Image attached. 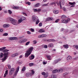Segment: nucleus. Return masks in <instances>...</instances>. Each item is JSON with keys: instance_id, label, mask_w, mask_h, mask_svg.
I'll return each instance as SVG.
<instances>
[{"instance_id": "obj_1", "label": "nucleus", "mask_w": 78, "mask_h": 78, "mask_svg": "<svg viewBox=\"0 0 78 78\" xmlns=\"http://www.w3.org/2000/svg\"><path fill=\"white\" fill-rule=\"evenodd\" d=\"M9 51V50H7V49H5L3 51V52L4 53V58L2 59V62H4V61H5L8 58V55H9V53L8 52Z\"/></svg>"}, {"instance_id": "obj_2", "label": "nucleus", "mask_w": 78, "mask_h": 78, "mask_svg": "<svg viewBox=\"0 0 78 78\" xmlns=\"http://www.w3.org/2000/svg\"><path fill=\"white\" fill-rule=\"evenodd\" d=\"M33 50V47H30V48H29L28 50L27 51L26 53L25 54V57H26V58L28 57L31 53V52H32Z\"/></svg>"}, {"instance_id": "obj_3", "label": "nucleus", "mask_w": 78, "mask_h": 78, "mask_svg": "<svg viewBox=\"0 0 78 78\" xmlns=\"http://www.w3.org/2000/svg\"><path fill=\"white\" fill-rule=\"evenodd\" d=\"M31 73H27L26 74V76H31L33 75H34V71L33 70H31Z\"/></svg>"}, {"instance_id": "obj_4", "label": "nucleus", "mask_w": 78, "mask_h": 78, "mask_svg": "<svg viewBox=\"0 0 78 78\" xmlns=\"http://www.w3.org/2000/svg\"><path fill=\"white\" fill-rule=\"evenodd\" d=\"M70 20V19L69 18H68L67 19V20H65V19H63L62 20V22L63 23H67L68 22H69Z\"/></svg>"}, {"instance_id": "obj_5", "label": "nucleus", "mask_w": 78, "mask_h": 78, "mask_svg": "<svg viewBox=\"0 0 78 78\" xmlns=\"http://www.w3.org/2000/svg\"><path fill=\"white\" fill-rule=\"evenodd\" d=\"M14 68H12L11 69H10L9 75H12L13 74V73H14Z\"/></svg>"}, {"instance_id": "obj_6", "label": "nucleus", "mask_w": 78, "mask_h": 78, "mask_svg": "<svg viewBox=\"0 0 78 78\" xmlns=\"http://www.w3.org/2000/svg\"><path fill=\"white\" fill-rule=\"evenodd\" d=\"M19 69H20V67L19 66H18L16 68V72L14 75V76H17V73H18V72H19Z\"/></svg>"}, {"instance_id": "obj_7", "label": "nucleus", "mask_w": 78, "mask_h": 78, "mask_svg": "<svg viewBox=\"0 0 78 78\" xmlns=\"http://www.w3.org/2000/svg\"><path fill=\"white\" fill-rule=\"evenodd\" d=\"M64 1L62 0V1H60L59 2V5L60 7V8H62V6H61L62 5H64Z\"/></svg>"}, {"instance_id": "obj_8", "label": "nucleus", "mask_w": 78, "mask_h": 78, "mask_svg": "<svg viewBox=\"0 0 78 78\" xmlns=\"http://www.w3.org/2000/svg\"><path fill=\"white\" fill-rule=\"evenodd\" d=\"M32 18V20L34 22H36L38 20V19L35 16H33Z\"/></svg>"}, {"instance_id": "obj_9", "label": "nucleus", "mask_w": 78, "mask_h": 78, "mask_svg": "<svg viewBox=\"0 0 78 78\" xmlns=\"http://www.w3.org/2000/svg\"><path fill=\"white\" fill-rule=\"evenodd\" d=\"M10 21H11V23L12 24H14V23H13V22H16V20L14 19L11 18H9Z\"/></svg>"}, {"instance_id": "obj_10", "label": "nucleus", "mask_w": 78, "mask_h": 78, "mask_svg": "<svg viewBox=\"0 0 78 78\" xmlns=\"http://www.w3.org/2000/svg\"><path fill=\"white\" fill-rule=\"evenodd\" d=\"M61 60H62V59L61 58H59L58 59L55 60H54V64H55L58 63V62H59V61H61Z\"/></svg>"}, {"instance_id": "obj_11", "label": "nucleus", "mask_w": 78, "mask_h": 78, "mask_svg": "<svg viewBox=\"0 0 78 78\" xmlns=\"http://www.w3.org/2000/svg\"><path fill=\"white\" fill-rule=\"evenodd\" d=\"M54 19L52 17H48L45 20V21H50V20H54Z\"/></svg>"}, {"instance_id": "obj_12", "label": "nucleus", "mask_w": 78, "mask_h": 78, "mask_svg": "<svg viewBox=\"0 0 78 78\" xmlns=\"http://www.w3.org/2000/svg\"><path fill=\"white\" fill-rule=\"evenodd\" d=\"M19 55V53H16L15 54H13L11 55V57L12 58H14V57H16V56H17Z\"/></svg>"}, {"instance_id": "obj_13", "label": "nucleus", "mask_w": 78, "mask_h": 78, "mask_svg": "<svg viewBox=\"0 0 78 78\" xmlns=\"http://www.w3.org/2000/svg\"><path fill=\"white\" fill-rule=\"evenodd\" d=\"M9 40H17V38L16 37H11L9 38Z\"/></svg>"}, {"instance_id": "obj_14", "label": "nucleus", "mask_w": 78, "mask_h": 78, "mask_svg": "<svg viewBox=\"0 0 78 78\" xmlns=\"http://www.w3.org/2000/svg\"><path fill=\"white\" fill-rule=\"evenodd\" d=\"M9 27V25L8 24H4L3 26V28H8Z\"/></svg>"}, {"instance_id": "obj_15", "label": "nucleus", "mask_w": 78, "mask_h": 78, "mask_svg": "<svg viewBox=\"0 0 78 78\" xmlns=\"http://www.w3.org/2000/svg\"><path fill=\"white\" fill-rule=\"evenodd\" d=\"M42 75H44V78H47V76H48V74H46L45 73V72H44L43 73H42Z\"/></svg>"}, {"instance_id": "obj_16", "label": "nucleus", "mask_w": 78, "mask_h": 78, "mask_svg": "<svg viewBox=\"0 0 78 78\" xmlns=\"http://www.w3.org/2000/svg\"><path fill=\"white\" fill-rule=\"evenodd\" d=\"M34 58V55H32L29 57V59L30 60H32Z\"/></svg>"}, {"instance_id": "obj_17", "label": "nucleus", "mask_w": 78, "mask_h": 78, "mask_svg": "<svg viewBox=\"0 0 78 78\" xmlns=\"http://www.w3.org/2000/svg\"><path fill=\"white\" fill-rule=\"evenodd\" d=\"M46 36L47 35H39L38 37H39V38H41V37H46Z\"/></svg>"}, {"instance_id": "obj_18", "label": "nucleus", "mask_w": 78, "mask_h": 78, "mask_svg": "<svg viewBox=\"0 0 78 78\" xmlns=\"http://www.w3.org/2000/svg\"><path fill=\"white\" fill-rule=\"evenodd\" d=\"M38 32L39 33H44V32H45V31L42 29H41L38 31Z\"/></svg>"}, {"instance_id": "obj_19", "label": "nucleus", "mask_w": 78, "mask_h": 78, "mask_svg": "<svg viewBox=\"0 0 78 78\" xmlns=\"http://www.w3.org/2000/svg\"><path fill=\"white\" fill-rule=\"evenodd\" d=\"M69 4L70 5H76V2H69Z\"/></svg>"}, {"instance_id": "obj_20", "label": "nucleus", "mask_w": 78, "mask_h": 78, "mask_svg": "<svg viewBox=\"0 0 78 78\" xmlns=\"http://www.w3.org/2000/svg\"><path fill=\"white\" fill-rule=\"evenodd\" d=\"M72 59V57L70 55H69L67 58V61H69V60H70V59Z\"/></svg>"}, {"instance_id": "obj_21", "label": "nucleus", "mask_w": 78, "mask_h": 78, "mask_svg": "<svg viewBox=\"0 0 78 78\" xmlns=\"http://www.w3.org/2000/svg\"><path fill=\"white\" fill-rule=\"evenodd\" d=\"M63 72V69H59L58 70V73H61Z\"/></svg>"}, {"instance_id": "obj_22", "label": "nucleus", "mask_w": 78, "mask_h": 78, "mask_svg": "<svg viewBox=\"0 0 78 78\" xmlns=\"http://www.w3.org/2000/svg\"><path fill=\"white\" fill-rule=\"evenodd\" d=\"M59 11L58 10H54L53 11V12L55 13V14H58L59 13Z\"/></svg>"}, {"instance_id": "obj_23", "label": "nucleus", "mask_w": 78, "mask_h": 78, "mask_svg": "<svg viewBox=\"0 0 78 78\" xmlns=\"http://www.w3.org/2000/svg\"><path fill=\"white\" fill-rule=\"evenodd\" d=\"M6 48V47H3L0 48V51H3V50H5Z\"/></svg>"}, {"instance_id": "obj_24", "label": "nucleus", "mask_w": 78, "mask_h": 78, "mask_svg": "<svg viewBox=\"0 0 78 78\" xmlns=\"http://www.w3.org/2000/svg\"><path fill=\"white\" fill-rule=\"evenodd\" d=\"M26 69V68L25 67V66H23L21 70V72H24Z\"/></svg>"}, {"instance_id": "obj_25", "label": "nucleus", "mask_w": 78, "mask_h": 78, "mask_svg": "<svg viewBox=\"0 0 78 78\" xmlns=\"http://www.w3.org/2000/svg\"><path fill=\"white\" fill-rule=\"evenodd\" d=\"M63 47L65 48H69V46L67 44H65L63 45Z\"/></svg>"}, {"instance_id": "obj_26", "label": "nucleus", "mask_w": 78, "mask_h": 78, "mask_svg": "<svg viewBox=\"0 0 78 78\" xmlns=\"http://www.w3.org/2000/svg\"><path fill=\"white\" fill-rule=\"evenodd\" d=\"M8 70H6L5 72V73L4 74V77L5 78V77L6 76V75H8Z\"/></svg>"}, {"instance_id": "obj_27", "label": "nucleus", "mask_w": 78, "mask_h": 78, "mask_svg": "<svg viewBox=\"0 0 78 78\" xmlns=\"http://www.w3.org/2000/svg\"><path fill=\"white\" fill-rule=\"evenodd\" d=\"M39 6H40V4H39V3H38L35 5V7L37 8V7H39Z\"/></svg>"}, {"instance_id": "obj_28", "label": "nucleus", "mask_w": 78, "mask_h": 78, "mask_svg": "<svg viewBox=\"0 0 78 78\" xmlns=\"http://www.w3.org/2000/svg\"><path fill=\"white\" fill-rule=\"evenodd\" d=\"M22 22H23V21L20 19L18 21V23L19 24V23H20Z\"/></svg>"}, {"instance_id": "obj_29", "label": "nucleus", "mask_w": 78, "mask_h": 78, "mask_svg": "<svg viewBox=\"0 0 78 78\" xmlns=\"http://www.w3.org/2000/svg\"><path fill=\"white\" fill-rule=\"evenodd\" d=\"M57 72H58V70L57 69H55L53 71V73H56Z\"/></svg>"}, {"instance_id": "obj_30", "label": "nucleus", "mask_w": 78, "mask_h": 78, "mask_svg": "<svg viewBox=\"0 0 78 78\" xmlns=\"http://www.w3.org/2000/svg\"><path fill=\"white\" fill-rule=\"evenodd\" d=\"M13 23H14V24H12L13 25H17V20H16V22L13 21Z\"/></svg>"}, {"instance_id": "obj_31", "label": "nucleus", "mask_w": 78, "mask_h": 78, "mask_svg": "<svg viewBox=\"0 0 78 78\" xmlns=\"http://www.w3.org/2000/svg\"><path fill=\"white\" fill-rule=\"evenodd\" d=\"M68 74H69V73H65L63 74V76H67Z\"/></svg>"}, {"instance_id": "obj_32", "label": "nucleus", "mask_w": 78, "mask_h": 78, "mask_svg": "<svg viewBox=\"0 0 78 78\" xmlns=\"http://www.w3.org/2000/svg\"><path fill=\"white\" fill-rule=\"evenodd\" d=\"M62 19H65L67 18V16L65 15H63L61 17Z\"/></svg>"}, {"instance_id": "obj_33", "label": "nucleus", "mask_w": 78, "mask_h": 78, "mask_svg": "<svg viewBox=\"0 0 78 78\" xmlns=\"http://www.w3.org/2000/svg\"><path fill=\"white\" fill-rule=\"evenodd\" d=\"M73 47L74 48H76V49L78 50V45H75L73 46Z\"/></svg>"}, {"instance_id": "obj_34", "label": "nucleus", "mask_w": 78, "mask_h": 78, "mask_svg": "<svg viewBox=\"0 0 78 78\" xmlns=\"http://www.w3.org/2000/svg\"><path fill=\"white\" fill-rule=\"evenodd\" d=\"M53 46V44L52 43H50V44L48 45L49 47H52Z\"/></svg>"}, {"instance_id": "obj_35", "label": "nucleus", "mask_w": 78, "mask_h": 78, "mask_svg": "<svg viewBox=\"0 0 78 78\" xmlns=\"http://www.w3.org/2000/svg\"><path fill=\"white\" fill-rule=\"evenodd\" d=\"M3 54L2 52L0 53V58H3Z\"/></svg>"}, {"instance_id": "obj_36", "label": "nucleus", "mask_w": 78, "mask_h": 78, "mask_svg": "<svg viewBox=\"0 0 78 78\" xmlns=\"http://www.w3.org/2000/svg\"><path fill=\"white\" fill-rule=\"evenodd\" d=\"M34 65V64L33 63H30L29 64V66L30 67H32Z\"/></svg>"}, {"instance_id": "obj_37", "label": "nucleus", "mask_w": 78, "mask_h": 78, "mask_svg": "<svg viewBox=\"0 0 78 78\" xmlns=\"http://www.w3.org/2000/svg\"><path fill=\"white\" fill-rule=\"evenodd\" d=\"M8 34L7 33H5L3 34V36H8Z\"/></svg>"}, {"instance_id": "obj_38", "label": "nucleus", "mask_w": 78, "mask_h": 78, "mask_svg": "<svg viewBox=\"0 0 78 78\" xmlns=\"http://www.w3.org/2000/svg\"><path fill=\"white\" fill-rule=\"evenodd\" d=\"M13 9H19V7L16 6H14L13 7Z\"/></svg>"}, {"instance_id": "obj_39", "label": "nucleus", "mask_w": 78, "mask_h": 78, "mask_svg": "<svg viewBox=\"0 0 78 78\" xmlns=\"http://www.w3.org/2000/svg\"><path fill=\"white\" fill-rule=\"evenodd\" d=\"M21 20H22V21H23V20H25V17H22L21 18Z\"/></svg>"}, {"instance_id": "obj_40", "label": "nucleus", "mask_w": 78, "mask_h": 78, "mask_svg": "<svg viewBox=\"0 0 78 78\" xmlns=\"http://www.w3.org/2000/svg\"><path fill=\"white\" fill-rule=\"evenodd\" d=\"M30 30L31 32H34V29L32 28L30 29Z\"/></svg>"}, {"instance_id": "obj_41", "label": "nucleus", "mask_w": 78, "mask_h": 78, "mask_svg": "<svg viewBox=\"0 0 78 78\" xmlns=\"http://www.w3.org/2000/svg\"><path fill=\"white\" fill-rule=\"evenodd\" d=\"M8 13H9V14H12V12L10 10H8Z\"/></svg>"}, {"instance_id": "obj_42", "label": "nucleus", "mask_w": 78, "mask_h": 78, "mask_svg": "<svg viewBox=\"0 0 78 78\" xmlns=\"http://www.w3.org/2000/svg\"><path fill=\"white\" fill-rule=\"evenodd\" d=\"M42 25V23H40L39 24V26L40 27H41Z\"/></svg>"}, {"instance_id": "obj_43", "label": "nucleus", "mask_w": 78, "mask_h": 78, "mask_svg": "<svg viewBox=\"0 0 78 78\" xmlns=\"http://www.w3.org/2000/svg\"><path fill=\"white\" fill-rule=\"evenodd\" d=\"M48 3L47 4H43L42 5V6H47L48 5Z\"/></svg>"}, {"instance_id": "obj_44", "label": "nucleus", "mask_w": 78, "mask_h": 78, "mask_svg": "<svg viewBox=\"0 0 78 78\" xmlns=\"http://www.w3.org/2000/svg\"><path fill=\"white\" fill-rule=\"evenodd\" d=\"M51 78H56V76L54 75H52L51 76Z\"/></svg>"}, {"instance_id": "obj_45", "label": "nucleus", "mask_w": 78, "mask_h": 78, "mask_svg": "<svg viewBox=\"0 0 78 78\" xmlns=\"http://www.w3.org/2000/svg\"><path fill=\"white\" fill-rule=\"evenodd\" d=\"M59 19H57L55 21V22L56 23H58V22L59 21Z\"/></svg>"}, {"instance_id": "obj_46", "label": "nucleus", "mask_w": 78, "mask_h": 78, "mask_svg": "<svg viewBox=\"0 0 78 78\" xmlns=\"http://www.w3.org/2000/svg\"><path fill=\"white\" fill-rule=\"evenodd\" d=\"M7 66H8V68L9 69H10L11 68V65H10L9 64L7 65Z\"/></svg>"}, {"instance_id": "obj_47", "label": "nucleus", "mask_w": 78, "mask_h": 78, "mask_svg": "<svg viewBox=\"0 0 78 78\" xmlns=\"http://www.w3.org/2000/svg\"><path fill=\"white\" fill-rule=\"evenodd\" d=\"M30 41H28V42H27L26 43V45H29V44H30Z\"/></svg>"}, {"instance_id": "obj_48", "label": "nucleus", "mask_w": 78, "mask_h": 78, "mask_svg": "<svg viewBox=\"0 0 78 78\" xmlns=\"http://www.w3.org/2000/svg\"><path fill=\"white\" fill-rule=\"evenodd\" d=\"M26 4H27L28 5H30L31 3H30V2H26Z\"/></svg>"}, {"instance_id": "obj_49", "label": "nucleus", "mask_w": 78, "mask_h": 78, "mask_svg": "<svg viewBox=\"0 0 78 78\" xmlns=\"http://www.w3.org/2000/svg\"><path fill=\"white\" fill-rule=\"evenodd\" d=\"M47 58H48V59H49L50 60V58H51V56H47Z\"/></svg>"}, {"instance_id": "obj_50", "label": "nucleus", "mask_w": 78, "mask_h": 78, "mask_svg": "<svg viewBox=\"0 0 78 78\" xmlns=\"http://www.w3.org/2000/svg\"><path fill=\"white\" fill-rule=\"evenodd\" d=\"M23 63V62H22V61H20L18 62V64H20H20H22Z\"/></svg>"}, {"instance_id": "obj_51", "label": "nucleus", "mask_w": 78, "mask_h": 78, "mask_svg": "<svg viewBox=\"0 0 78 78\" xmlns=\"http://www.w3.org/2000/svg\"><path fill=\"white\" fill-rule=\"evenodd\" d=\"M22 14L24 15V16H27V14L24 12H22Z\"/></svg>"}, {"instance_id": "obj_52", "label": "nucleus", "mask_w": 78, "mask_h": 78, "mask_svg": "<svg viewBox=\"0 0 78 78\" xmlns=\"http://www.w3.org/2000/svg\"><path fill=\"white\" fill-rule=\"evenodd\" d=\"M33 42L34 43V44H36V43H37V42L36 40H34L33 41Z\"/></svg>"}, {"instance_id": "obj_53", "label": "nucleus", "mask_w": 78, "mask_h": 78, "mask_svg": "<svg viewBox=\"0 0 78 78\" xmlns=\"http://www.w3.org/2000/svg\"><path fill=\"white\" fill-rule=\"evenodd\" d=\"M68 31H69V33H72V32H73V31H74V30H71V31H69V30H67Z\"/></svg>"}, {"instance_id": "obj_54", "label": "nucleus", "mask_w": 78, "mask_h": 78, "mask_svg": "<svg viewBox=\"0 0 78 78\" xmlns=\"http://www.w3.org/2000/svg\"><path fill=\"white\" fill-rule=\"evenodd\" d=\"M34 12H37V9H34Z\"/></svg>"}, {"instance_id": "obj_55", "label": "nucleus", "mask_w": 78, "mask_h": 78, "mask_svg": "<svg viewBox=\"0 0 78 78\" xmlns=\"http://www.w3.org/2000/svg\"><path fill=\"white\" fill-rule=\"evenodd\" d=\"M36 22V24H38L39 23V20H37Z\"/></svg>"}, {"instance_id": "obj_56", "label": "nucleus", "mask_w": 78, "mask_h": 78, "mask_svg": "<svg viewBox=\"0 0 78 78\" xmlns=\"http://www.w3.org/2000/svg\"><path fill=\"white\" fill-rule=\"evenodd\" d=\"M47 63V62H43V64H44V65H45V64H46Z\"/></svg>"}, {"instance_id": "obj_57", "label": "nucleus", "mask_w": 78, "mask_h": 78, "mask_svg": "<svg viewBox=\"0 0 78 78\" xmlns=\"http://www.w3.org/2000/svg\"><path fill=\"white\" fill-rule=\"evenodd\" d=\"M23 42H26L27 41V39H25L24 40H23Z\"/></svg>"}, {"instance_id": "obj_58", "label": "nucleus", "mask_w": 78, "mask_h": 78, "mask_svg": "<svg viewBox=\"0 0 78 78\" xmlns=\"http://www.w3.org/2000/svg\"><path fill=\"white\" fill-rule=\"evenodd\" d=\"M2 32H3V30L1 29H0V32L2 33Z\"/></svg>"}, {"instance_id": "obj_59", "label": "nucleus", "mask_w": 78, "mask_h": 78, "mask_svg": "<svg viewBox=\"0 0 78 78\" xmlns=\"http://www.w3.org/2000/svg\"><path fill=\"white\" fill-rule=\"evenodd\" d=\"M19 42H20V43H23V40H20L19 41Z\"/></svg>"}, {"instance_id": "obj_60", "label": "nucleus", "mask_w": 78, "mask_h": 78, "mask_svg": "<svg viewBox=\"0 0 78 78\" xmlns=\"http://www.w3.org/2000/svg\"><path fill=\"white\" fill-rule=\"evenodd\" d=\"M44 48H47V45H44Z\"/></svg>"}, {"instance_id": "obj_61", "label": "nucleus", "mask_w": 78, "mask_h": 78, "mask_svg": "<svg viewBox=\"0 0 78 78\" xmlns=\"http://www.w3.org/2000/svg\"><path fill=\"white\" fill-rule=\"evenodd\" d=\"M51 41L55 42V40L54 39H51Z\"/></svg>"}, {"instance_id": "obj_62", "label": "nucleus", "mask_w": 78, "mask_h": 78, "mask_svg": "<svg viewBox=\"0 0 78 78\" xmlns=\"http://www.w3.org/2000/svg\"><path fill=\"white\" fill-rule=\"evenodd\" d=\"M41 11V9H37V12H40Z\"/></svg>"}, {"instance_id": "obj_63", "label": "nucleus", "mask_w": 78, "mask_h": 78, "mask_svg": "<svg viewBox=\"0 0 78 78\" xmlns=\"http://www.w3.org/2000/svg\"><path fill=\"white\" fill-rule=\"evenodd\" d=\"M27 33L28 34H31V32L29 31H28Z\"/></svg>"}, {"instance_id": "obj_64", "label": "nucleus", "mask_w": 78, "mask_h": 78, "mask_svg": "<svg viewBox=\"0 0 78 78\" xmlns=\"http://www.w3.org/2000/svg\"><path fill=\"white\" fill-rule=\"evenodd\" d=\"M54 5L55 6V2H52V5Z\"/></svg>"}]
</instances>
